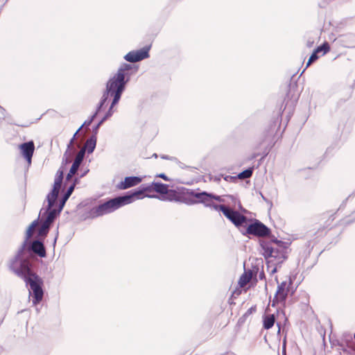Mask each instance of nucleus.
Wrapping results in <instances>:
<instances>
[{"label": "nucleus", "mask_w": 355, "mask_h": 355, "mask_svg": "<svg viewBox=\"0 0 355 355\" xmlns=\"http://www.w3.org/2000/svg\"><path fill=\"white\" fill-rule=\"evenodd\" d=\"M70 196L66 192L58 208L55 205L51 207L47 205L40 209L38 218L28 227L23 244H44V239L49 232L50 225L59 215Z\"/></svg>", "instance_id": "f257e3e1"}, {"label": "nucleus", "mask_w": 355, "mask_h": 355, "mask_svg": "<svg viewBox=\"0 0 355 355\" xmlns=\"http://www.w3.org/2000/svg\"><path fill=\"white\" fill-rule=\"evenodd\" d=\"M130 69L131 67L130 64H123L118 69L116 73L107 81L106 89L103 94L102 98L96 110L97 113L103 108L109 96H113V99L109 110L105 114V116L100 121V123H103L107 119L113 114L114 112L113 107L119 101L121 94L125 89V84L128 81V78L125 80V77L128 76V71Z\"/></svg>", "instance_id": "f03ea898"}, {"label": "nucleus", "mask_w": 355, "mask_h": 355, "mask_svg": "<svg viewBox=\"0 0 355 355\" xmlns=\"http://www.w3.org/2000/svg\"><path fill=\"white\" fill-rule=\"evenodd\" d=\"M17 276L22 279L26 283V286H29L28 295L32 297L33 305L35 307L37 313L40 312L39 305L41 304L44 298V281L35 272H32L31 270L28 272L21 268L10 269Z\"/></svg>", "instance_id": "7ed1b4c3"}, {"label": "nucleus", "mask_w": 355, "mask_h": 355, "mask_svg": "<svg viewBox=\"0 0 355 355\" xmlns=\"http://www.w3.org/2000/svg\"><path fill=\"white\" fill-rule=\"evenodd\" d=\"M46 257V245H21L16 255L11 259L10 269L21 268L28 272L31 270V260L37 257Z\"/></svg>", "instance_id": "20e7f679"}, {"label": "nucleus", "mask_w": 355, "mask_h": 355, "mask_svg": "<svg viewBox=\"0 0 355 355\" xmlns=\"http://www.w3.org/2000/svg\"><path fill=\"white\" fill-rule=\"evenodd\" d=\"M260 252L266 261L267 270H270V264L281 265L288 258V249L290 245H260Z\"/></svg>", "instance_id": "39448f33"}, {"label": "nucleus", "mask_w": 355, "mask_h": 355, "mask_svg": "<svg viewBox=\"0 0 355 355\" xmlns=\"http://www.w3.org/2000/svg\"><path fill=\"white\" fill-rule=\"evenodd\" d=\"M130 203H131V196H119L94 207L91 210V214L94 217L101 216L112 213L122 206Z\"/></svg>", "instance_id": "423d86ee"}, {"label": "nucleus", "mask_w": 355, "mask_h": 355, "mask_svg": "<svg viewBox=\"0 0 355 355\" xmlns=\"http://www.w3.org/2000/svg\"><path fill=\"white\" fill-rule=\"evenodd\" d=\"M188 194L195 198V200L192 199H185L184 202L188 205H193L196 203H203L206 206H210L213 200H216L218 202H221V197L219 196H215L212 193H209L205 191L203 192H196L191 191L188 193Z\"/></svg>", "instance_id": "0eeeda50"}, {"label": "nucleus", "mask_w": 355, "mask_h": 355, "mask_svg": "<svg viewBox=\"0 0 355 355\" xmlns=\"http://www.w3.org/2000/svg\"><path fill=\"white\" fill-rule=\"evenodd\" d=\"M214 208L221 211L223 214L236 227H239L247 226V218L239 212L230 209L224 205H215Z\"/></svg>", "instance_id": "6e6552de"}, {"label": "nucleus", "mask_w": 355, "mask_h": 355, "mask_svg": "<svg viewBox=\"0 0 355 355\" xmlns=\"http://www.w3.org/2000/svg\"><path fill=\"white\" fill-rule=\"evenodd\" d=\"M245 234L257 237H266L270 236V230L259 220H255L246 226Z\"/></svg>", "instance_id": "1a4fd4ad"}, {"label": "nucleus", "mask_w": 355, "mask_h": 355, "mask_svg": "<svg viewBox=\"0 0 355 355\" xmlns=\"http://www.w3.org/2000/svg\"><path fill=\"white\" fill-rule=\"evenodd\" d=\"M149 47H145L136 51H130L124 58L130 62H136L149 57Z\"/></svg>", "instance_id": "9d476101"}, {"label": "nucleus", "mask_w": 355, "mask_h": 355, "mask_svg": "<svg viewBox=\"0 0 355 355\" xmlns=\"http://www.w3.org/2000/svg\"><path fill=\"white\" fill-rule=\"evenodd\" d=\"M153 191H154V187H153V182H152L150 184L141 185L139 190L135 191L129 195H126V196H131V202H132L135 199H141L144 196H147L149 198L156 197V196H148V195L144 196V193L145 192H151Z\"/></svg>", "instance_id": "9b49d317"}, {"label": "nucleus", "mask_w": 355, "mask_h": 355, "mask_svg": "<svg viewBox=\"0 0 355 355\" xmlns=\"http://www.w3.org/2000/svg\"><path fill=\"white\" fill-rule=\"evenodd\" d=\"M19 149L23 157L26 159L28 165L31 164L32 157L35 150V145L33 141L23 143L19 146Z\"/></svg>", "instance_id": "f8f14e48"}, {"label": "nucleus", "mask_w": 355, "mask_h": 355, "mask_svg": "<svg viewBox=\"0 0 355 355\" xmlns=\"http://www.w3.org/2000/svg\"><path fill=\"white\" fill-rule=\"evenodd\" d=\"M61 184V182L54 180L53 189L46 196V201L49 207L55 205Z\"/></svg>", "instance_id": "ddd939ff"}, {"label": "nucleus", "mask_w": 355, "mask_h": 355, "mask_svg": "<svg viewBox=\"0 0 355 355\" xmlns=\"http://www.w3.org/2000/svg\"><path fill=\"white\" fill-rule=\"evenodd\" d=\"M341 341L345 343V347L341 349L345 353L349 354L350 355H355V347L353 346V340L351 334L348 332H345L342 335Z\"/></svg>", "instance_id": "4468645a"}, {"label": "nucleus", "mask_w": 355, "mask_h": 355, "mask_svg": "<svg viewBox=\"0 0 355 355\" xmlns=\"http://www.w3.org/2000/svg\"><path fill=\"white\" fill-rule=\"evenodd\" d=\"M141 182V178L139 177H126L125 180L119 183L118 185L120 189H126L130 187L137 185Z\"/></svg>", "instance_id": "2eb2a0df"}, {"label": "nucleus", "mask_w": 355, "mask_h": 355, "mask_svg": "<svg viewBox=\"0 0 355 355\" xmlns=\"http://www.w3.org/2000/svg\"><path fill=\"white\" fill-rule=\"evenodd\" d=\"M287 285L286 281H283L281 284H278L275 294L279 296V300L282 301H286L288 294L289 293V287Z\"/></svg>", "instance_id": "dca6fc26"}, {"label": "nucleus", "mask_w": 355, "mask_h": 355, "mask_svg": "<svg viewBox=\"0 0 355 355\" xmlns=\"http://www.w3.org/2000/svg\"><path fill=\"white\" fill-rule=\"evenodd\" d=\"M257 311V305H253L250 308H249L247 311L242 315L241 316L238 321H237V323L236 324V328H237L238 329H241L243 325L244 324V323L245 322L247 318L251 315L253 313H255Z\"/></svg>", "instance_id": "f3484780"}, {"label": "nucleus", "mask_w": 355, "mask_h": 355, "mask_svg": "<svg viewBox=\"0 0 355 355\" xmlns=\"http://www.w3.org/2000/svg\"><path fill=\"white\" fill-rule=\"evenodd\" d=\"M263 329L266 330L270 329L275 324L274 315L268 314L267 312L262 315Z\"/></svg>", "instance_id": "a211bd4d"}, {"label": "nucleus", "mask_w": 355, "mask_h": 355, "mask_svg": "<svg viewBox=\"0 0 355 355\" xmlns=\"http://www.w3.org/2000/svg\"><path fill=\"white\" fill-rule=\"evenodd\" d=\"M96 137L95 135H92L86 141L83 148L87 149L88 153H93L96 145Z\"/></svg>", "instance_id": "6ab92c4d"}, {"label": "nucleus", "mask_w": 355, "mask_h": 355, "mask_svg": "<svg viewBox=\"0 0 355 355\" xmlns=\"http://www.w3.org/2000/svg\"><path fill=\"white\" fill-rule=\"evenodd\" d=\"M269 300H270V302H269L268 306L266 309V312H268L270 311V308H269L270 306H272V307H275L277 304H283L282 309H284L286 306V301H282L281 300H279V296H278L277 294H275V296H274L272 302H271V295H270L269 297Z\"/></svg>", "instance_id": "aec40b11"}, {"label": "nucleus", "mask_w": 355, "mask_h": 355, "mask_svg": "<svg viewBox=\"0 0 355 355\" xmlns=\"http://www.w3.org/2000/svg\"><path fill=\"white\" fill-rule=\"evenodd\" d=\"M153 187H154V191H156L158 193L164 195L168 193V186L167 184L153 182Z\"/></svg>", "instance_id": "412c9836"}, {"label": "nucleus", "mask_w": 355, "mask_h": 355, "mask_svg": "<svg viewBox=\"0 0 355 355\" xmlns=\"http://www.w3.org/2000/svg\"><path fill=\"white\" fill-rule=\"evenodd\" d=\"M162 198L170 201H180V195L173 190H168V193H166L165 196H163Z\"/></svg>", "instance_id": "4be33fe9"}, {"label": "nucleus", "mask_w": 355, "mask_h": 355, "mask_svg": "<svg viewBox=\"0 0 355 355\" xmlns=\"http://www.w3.org/2000/svg\"><path fill=\"white\" fill-rule=\"evenodd\" d=\"M251 280V275H248L247 272H243L239 277L238 286L239 287L245 286Z\"/></svg>", "instance_id": "5701e85b"}, {"label": "nucleus", "mask_w": 355, "mask_h": 355, "mask_svg": "<svg viewBox=\"0 0 355 355\" xmlns=\"http://www.w3.org/2000/svg\"><path fill=\"white\" fill-rule=\"evenodd\" d=\"M276 314H277V315H282V318L284 319V321L282 322V325L284 326L283 327V332H284V331L286 332L285 327H286V324L289 323V322H288V318L286 315L284 309L282 308H277L276 309Z\"/></svg>", "instance_id": "b1692460"}, {"label": "nucleus", "mask_w": 355, "mask_h": 355, "mask_svg": "<svg viewBox=\"0 0 355 355\" xmlns=\"http://www.w3.org/2000/svg\"><path fill=\"white\" fill-rule=\"evenodd\" d=\"M80 165V163L76 162V161L73 162V163L70 168V171L67 175V178H66L67 180H70L71 178V177L77 172Z\"/></svg>", "instance_id": "393cba45"}, {"label": "nucleus", "mask_w": 355, "mask_h": 355, "mask_svg": "<svg viewBox=\"0 0 355 355\" xmlns=\"http://www.w3.org/2000/svg\"><path fill=\"white\" fill-rule=\"evenodd\" d=\"M329 338L331 347L339 346L341 347L342 348L343 347V343L341 340L337 339L335 335H332V331H331V334L329 336Z\"/></svg>", "instance_id": "a878e982"}, {"label": "nucleus", "mask_w": 355, "mask_h": 355, "mask_svg": "<svg viewBox=\"0 0 355 355\" xmlns=\"http://www.w3.org/2000/svg\"><path fill=\"white\" fill-rule=\"evenodd\" d=\"M73 153V152L72 150H66V152L64 153V154L63 155L62 164H67L71 162V157L72 156Z\"/></svg>", "instance_id": "bb28decb"}, {"label": "nucleus", "mask_w": 355, "mask_h": 355, "mask_svg": "<svg viewBox=\"0 0 355 355\" xmlns=\"http://www.w3.org/2000/svg\"><path fill=\"white\" fill-rule=\"evenodd\" d=\"M252 175V169L248 168L243 171L239 175V178L241 179H245L251 177Z\"/></svg>", "instance_id": "cd10ccee"}, {"label": "nucleus", "mask_w": 355, "mask_h": 355, "mask_svg": "<svg viewBox=\"0 0 355 355\" xmlns=\"http://www.w3.org/2000/svg\"><path fill=\"white\" fill-rule=\"evenodd\" d=\"M85 148H82L78 153V154L76 155V158H75V160L76 162H78L79 163H82L83 160V158H84V156H85Z\"/></svg>", "instance_id": "c85d7f7f"}, {"label": "nucleus", "mask_w": 355, "mask_h": 355, "mask_svg": "<svg viewBox=\"0 0 355 355\" xmlns=\"http://www.w3.org/2000/svg\"><path fill=\"white\" fill-rule=\"evenodd\" d=\"M85 148H82L78 153V154L76 155V158H75V160L76 162H78L79 163H82L83 160V158H84V156H85Z\"/></svg>", "instance_id": "c756f323"}, {"label": "nucleus", "mask_w": 355, "mask_h": 355, "mask_svg": "<svg viewBox=\"0 0 355 355\" xmlns=\"http://www.w3.org/2000/svg\"><path fill=\"white\" fill-rule=\"evenodd\" d=\"M316 52L320 53L321 51H323V54H325L329 51V46L327 43H324L322 45L318 46L315 49Z\"/></svg>", "instance_id": "7c9ffc66"}, {"label": "nucleus", "mask_w": 355, "mask_h": 355, "mask_svg": "<svg viewBox=\"0 0 355 355\" xmlns=\"http://www.w3.org/2000/svg\"><path fill=\"white\" fill-rule=\"evenodd\" d=\"M317 53H318L315 50V51L311 54L309 59V61L306 64V67H308L313 62L315 61L318 58Z\"/></svg>", "instance_id": "2f4dec72"}, {"label": "nucleus", "mask_w": 355, "mask_h": 355, "mask_svg": "<svg viewBox=\"0 0 355 355\" xmlns=\"http://www.w3.org/2000/svg\"><path fill=\"white\" fill-rule=\"evenodd\" d=\"M82 128V126H80L78 130L75 132V134L73 135V137L71 139L68 146H67V149L68 150H71V148H72V146L73 144V142H74V140H75V138H76V135L78 133V132L81 130Z\"/></svg>", "instance_id": "473e14b6"}, {"label": "nucleus", "mask_w": 355, "mask_h": 355, "mask_svg": "<svg viewBox=\"0 0 355 355\" xmlns=\"http://www.w3.org/2000/svg\"><path fill=\"white\" fill-rule=\"evenodd\" d=\"M63 179V171L61 170L58 171L55 180L59 182H62Z\"/></svg>", "instance_id": "72a5a7b5"}, {"label": "nucleus", "mask_w": 355, "mask_h": 355, "mask_svg": "<svg viewBox=\"0 0 355 355\" xmlns=\"http://www.w3.org/2000/svg\"><path fill=\"white\" fill-rule=\"evenodd\" d=\"M97 114V112H96L91 117V119H89L88 121H86L84 124L83 125H81L82 127L83 125H89L91 124V123L93 121L94 119L95 118V116H96Z\"/></svg>", "instance_id": "f704fd0d"}, {"label": "nucleus", "mask_w": 355, "mask_h": 355, "mask_svg": "<svg viewBox=\"0 0 355 355\" xmlns=\"http://www.w3.org/2000/svg\"><path fill=\"white\" fill-rule=\"evenodd\" d=\"M279 265H276V264H274V265H272L270 264V268H272L271 269V270L270 271L269 270H268L271 275H273L275 273H276L277 272V266Z\"/></svg>", "instance_id": "c9c22d12"}, {"label": "nucleus", "mask_w": 355, "mask_h": 355, "mask_svg": "<svg viewBox=\"0 0 355 355\" xmlns=\"http://www.w3.org/2000/svg\"><path fill=\"white\" fill-rule=\"evenodd\" d=\"M241 288L242 287H239L238 286V287H236L234 291H233L232 294V297L234 294L236 295H240L242 293V290H241Z\"/></svg>", "instance_id": "e433bc0d"}, {"label": "nucleus", "mask_w": 355, "mask_h": 355, "mask_svg": "<svg viewBox=\"0 0 355 355\" xmlns=\"http://www.w3.org/2000/svg\"><path fill=\"white\" fill-rule=\"evenodd\" d=\"M251 270L253 271L254 277H257V275L259 271V268L257 265H254L252 266Z\"/></svg>", "instance_id": "4c0bfd02"}, {"label": "nucleus", "mask_w": 355, "mask_h": 355, "mask_svg": "<svg viewBox=\"0 0 355 355\" xmlns=\"http://www.w3.org/2000/svg\"><path fill=\"white\" fill-rule=\"evenodd\" d=\"M286 335H287V330L285 332V336H284L283 341H282V349H286V345H287V340H286L287 336Z\"/></svg>", "instance_id": "58836bf2"}, {"label": "nucleus", "mask_w": 355, "mask_h": 355, "mask_svg": "<svg viewBox=\"0 0 355 355\" xmlns=\"http://www.w3.org/2000/svg\"><path fill=\"white\" fill-rule=\"evenodd\" d=\"M259 278L260 280H266V275L264 273V271L263 270H261L259 274Z\"/></svg>", "instance_id": "ea45409f"}, {"label": "nucleus", "mask_w": 355, "mask_h": 355, "mask_svg": "<svg viewBox=\"0 0 355 355\" xmlns=\"http://www.w3.org/2000/svg\"><path fill=\"white\" fill-rule=\"evenodd\" d=\"M74 188H75V183H73V184H71L67 189V193H68L69 194L71 195L72 192L74 190Z\"/></svg>", "instance_id": "a19ab883"}, {"label": "nucleus", "mask_w": 355, "mask_h": 355, "mask_svg": "<svg viewBox=\"0 0 355 355\" xmlns=\"http://www.w3.org/2000/svg\"><path fill=\"white\" fill-rule=\"evenodd\" d=\"M247 272V275H251V279L253 278L254 277V275H253V271L251 270V269H246L245 268H244V272Z\"/></svg>", "instance_id": "79ce46f5"}, {"label": "nucleus", "mask_w": 355, "mask_h": 355, "mask_svg": "<svg viewBox=\"0 0 355 355\" xmlns=\"http://www.w3.org/2000/svg\"><path fill=\"white\" fill-rule=\"evenodd\" d=\"M295 279V276H293V277L290 276V277H289V279H288V286L289 288H290V286H292V285H293V282H294Z\"/></svg>", "instance_id": "37998d69"}, {"label": "nucleus", "mask_w": 355, "mask_h": 355, "mask_svg": "<svg viewBox=\"0 0 355 355\" xmlns=\"http://www.w3.org/2000/svg\"><path fill=\"white\" fill-rule=\"evenodd\" d=\"M275 324H276L277 327H278V329L283 330L284 326L282 325V322L281 321H276Z\"/></svg>", "instance_id": "c03bdc74"}, {"label": "nucleus", "mask_w": 355, "mask_h": 355, "mask_svg": "<svg viewBox=\"0 0 355 355\" xmlns=\"http://www.w3.org/2000/svg\"><path fill=\"white\" fill-rule=\"evenodd\" d=\"M157 177H159V178H161L164 179V180H168V178L166 177V175L165 174H164V173L159 174V175H157Z\"/></svg>", "instance_id": "a18cd8bd"}, {"label": "nucleus", "mask_w": 355, "mask_h": 355, "mask_svg": "<svg viewBox=\"0 0 355 355\" xmlns=\"http://www.w3.org/2000/svg\"><path fill=\"white\" fill-rule=\"evenodd\" d=\"M272 241L275 243L276 244H286V243L284 242H282V241H277V239H272Z\"/></svg>", "instance_id": "49530a36"}, {"label": "nucleus", "mask_w": 355, "mask_h": 355, "mask_svg": "<svg viewBox=\"0 0 355 355\" xmlns=\"http://www.w3.org/2000/svg\"><path fill=\"white\" fill-rule=\"evenodd\" d=\"M4 109L0 106V118L4 116Z\"/></svg>", "instance_id": "de8ad7c7"}, {"label": "nucleus", "mask_w": 355, "mask_h": 355, "mask_svg": "<svg viewBox=\"0 0 355 355\" xmlns=\"http://www.w3.org/2000/svg\"><path fill=\"white\" fill-rule=\"evenodd\" d=\"M102 123H100V122L97 124V125L96 126L95 129L94 130L95 134L97 132V130L98 129V128L100 127V125H101Z\"/></svg>", "instance_id": "09e8293b"}, {"label": "nucleus", "mask_w": 355, "mask_h": 355, "mask_svg": "<svg viewBox=\"0 0 355 355\" xmlns=\"http://www.w3.org/2000/svg\"><path fill=\"white\" fill-rule=\"evenodd\" d=\"M253 278H254V279H253L252 283L251 284V286H253L254 284H256L257 281H258L257 277H253Z\"/></svg>", "instance_id": "8fccbe9b"}, {"label": "nucleus", "mask_w": 355, "mask_h": 355, "mask_svg": "<svg viewBox=\"0 0 355 355\" xmlns=\"http://www.w3.org/2000/svg\"><path fill=\"white\" fill-rule=\"evenodd\" d=\"M274 315V318H275V322L277 321V319L279 317H282V315H277L276 314V311L275 313H272Z\"/></svg>", "instance_id": "3c124183"}, {"label": "nucleus", "mask_w": 355, "mask_h": 355, "mask_svg": "<svg viewBox=\"0 0 355 355\" xmlns=\"http://www.w3.org/2000/svg\"><path fill=\"white\" fill-rule=\"evenodd\" d=\"M282 355H286V349H282Z\"/></svg>", "instance_id": "603ef678"}, {"label": "nucleus", "mask_w": 355, "mask_h": 355, "mask_svg": "<svg viewBox=\"0 0 355 355\" xmlns=\"http://www.w3.org/2000/svg\"><path fill=\"white\" fill-rule=\"evenodd\" d=\"M281 331H282V330H280V329H278V330H277V336H279L281 335Z\"/></svg>", "instance_id": "864d4df0"}, {"label": "nucleus", "mask_w": 355, "mask_h": 355, "mask_svg": "<svg viewBox=\"0 0 355 355\" xmlns=\"http://www.w3.org/2000/svg\"><path fill=\"white\" fill-rule=\"evenodd\" d=\"M238 207H239V209H242L241 205V203H240V202H239V201H238Z\"/></svg>", "instance_id": "5fc2aeb1"}, {"label": "nucleus", "mask_w": 355, "mask_h": 355, "mask_svg": "<svg viewBox=\"0 0 355 355\" xmlns=\"http://www.w3.org/2000/svg\"><path fill=\"white\" fill-rule=\"evenodd\" d=\"M261 197H262V198H263L265 201L268 202L267 199H266V198H265L262 194H261Z\"/></svg>", "instance_id": "6e6d98bb"}, {"label": "nucleus", "mask_w": 355, "mask_h": 355, "mask_svg": "<svg viewBox=\"0 0 355 355\" xmlns=\"http://www.w3.org/2000/svg\"><path fill=\"white\" fill-rule=\"evenodd\" d=\"M265 290H266V291H268V287H267V284H266H266H265Z\"/></svg>", "instance_id": "4d7b16f0"}, {"label": "nucleus", "mask_w": 355, "mask_h": 355, "mask_svg": "<svg viewBox=\"0 0 355 355\" xmlns=\"http://www.w3.org/2000/svg\"><path fill=\"white\" fill-rule=\"evenodd\" d=\"M264 340H265V342H267V337H266V336H264Z\"/></svg>", "instance_id": "13d9d810"}, {"label": "nucleus", "mask_w": 355, "mask_h": 355, "mask_svg": "<svg viewBox=\"0 0 355 355\" xmlns=\"http://www.w3.org/2000/svg\"><path fill=\"white\" fill-rule=\"evenodd\" d=\"M53 247V250H55V245H51Z\"/></svg>", "instance_id": "bf43d9fd"}, {"label": "nucleus", "mask_w": 355, "mask_h": 355, "mask_svg": "<svg viewBox=\"0 0 355 355\" xmlns=\"http://www.w3.org/2000/svg\"><path fill=\"white\" fill-rule=\"evenodd\" d=\"M324 250H325V249H324V250H321V251L320 252L319 254H322V252Z\"/></svg>", "instance_id": "052dcab7"}, {"label": "nucleus", "mask_w": 355, "mask_h": 355, "mask_svg": "<svg viewBox=\"0 0 355 355\" xmlns=\"http://www.w3.org/2000/svg\"><path fill=\"white\" fill-rule=\"evenodd\" d=\"M294 292H295L294 291H292L291 295H292L294 293Z\"/></svg>", "instance_id": "680f3d73"}, {"label": "nucleus", "mask_w": 355, "mask_h": 355, "mask_svg": "<svg viewBox=\"0 0 355 355\" xmlns=\"http://www.w3.org/2000/svg\"><path fill=\"white\" fill-rule=\"evenodd\" d=\"M275 280L277 281V282L278 283V279H277V277H276L275 278Z\"/></svg>", "instance_id": "e2e57ef3"}, {"label": "nucleus", "mask_w": 355, "mask_h": 355, "mask_svg": "<svg viewBox=\"0 0 355 355\" xmlns=\"http://www.w3.org/2000/svg\"><path fill=\"white\" fill-rule=\"evenodd\" d=\"M231 198H232V200H236L235 198H233V196H231Z\"/></svg>", "instance_id": "0e129e2a"}, {"label": "nucleus", "mask_w": 355, "mask_h": 355, "mask_svg": "<svg viewBox=\"0 0 355 355\" xmlns=\"http://www.w3.org/2000/svg\"><path fill=\"white\" fill-rule=\"evenodd\" d=\"M354 340H355V333H354Z\"/></svg>", "instance_id": "69168bd1"}, {"label": "nucleus", "mask_w": 355, "mask_h": 355, "mask_svg": "<svg viewBox=\"0 0 355 355\" xmlns=\"http://www.w3.org/2000/svg\"><path fill=\"white\" fill-rule=\"evenodd\" d=\"M339 355H341V353H340V354H339Z\"/></svg>", "instance_id": "338daca9"}]
</instances>
